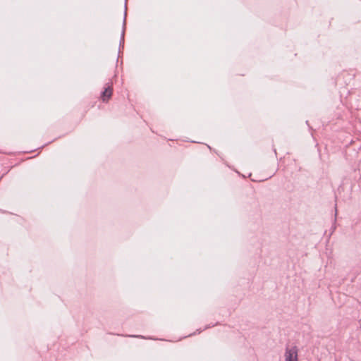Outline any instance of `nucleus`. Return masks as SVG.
Returning <instances> with one entry per match:
<instances>
[{"label":"nucleus","mask_w":361,"mask_h":361,"mask_svg":"<svg viewBox=\"0 0 361 361\" xmlns=\"http://www.w3.org/2000/svg\"><path fill=\"white\" fill-rule=\"evenodd\" d=\"M123 38H124V30H123L122 34H121V39L123 41Z\"/></svg>","instance_id":"7ed1b4c3"},{"label":"nucleus","mask_w":361,"mask_h":361,"mask_svg":"<svg viewBox=\"0 0 361 361\" xmlns=\"http://www.w3.org/2000/svg\"><path fill=\"white\" fill-rule=\"evenodd\" d=\"M125 20H126V19L124 18L123 25H125V24H126Z\"/></svg>","instance_id":"20e7f679"},{"label":"nucleus","mask_w":361,"mask_h":361,"mask_svg":"<svg viewBox=\"0 0 361 361\" xmlns=\"http://www.w3.org/2000/svg\"><path fill=\"white\" fill-rule=\"evenodd\" d=\"M285 361H298V349L296 346L286 349Z\"/></svg>","instance_id":"f257e3e1"},{"label":"nucleus","mask_w":361,"mask_h":361,"mask_svg":"<svg viewBox=\"0 0 361 361\" xmlns=\"http://www.w3.org/2000/svg\"><path fill=\"white\" fill-rule=\"evenodd\" d=\"M112 83L107 84V86L104 87V91L102 92V99L103 102H106L111 98L112 95Z\"/></svg>","instance_id":"f03ea898"}]
</instances>
